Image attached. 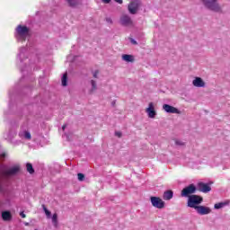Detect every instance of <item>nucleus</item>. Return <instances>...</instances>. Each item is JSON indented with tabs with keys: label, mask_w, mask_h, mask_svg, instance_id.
Returning a JSON list of instances; mask_svg holds the SVG:
<instances>
[{
	"label": "nucleus",
	"mask_w": 230,
	"mask_h": 230,
	"mask_svg": "<svg viewBox=\"0 0 230 230\" xmlns=\"http://www.w3.org/2000/svg\"><path fill=\"white\" fill-rule=\"evenodd\" d=\"M196 211L198 215H209V213H211V208L206 206H198L196 207Z\"/></svg>",
	"instance_id": "9b49d317"
},
{
	"label": "nucleus",
	"mask_w": 230,
	"mask_h": 230,
	"mask_svg": "<svg viewBox=\"0 0 230 230\" xmlns=\"http://www.w3.org/2000/svg\"><path fill=\"white\" fill-rule=\"evenodd\" d=\"M192 85L194 87H206V82L201 77H194L192 80Z\"/></svg>",
	"instance_id": "f8f14e48"
},
{
	"label": "nucleus",
	"mask_w": 230,
	"mask_h": 230,
	"mask_svg": "<svg viewBox=\"0 0 230 230\" xmlns=\"http://www.w3.org/2000/svg\"><path fill=\"white\" fill-rule=\"evenodd\" d=\"M195 191H197V187L190 184L181 190V197H190V195H192V193H195Z\"/></svg>",
	"instance_id": "1a4fd4ad"
},
{
	"label": "nucleus",
	"mask_w": 230,
	"mask_h": 230,
	"mask_svg": "<svg viewBox=\"0 0 230 230\" xmlns=\"http://www.w3.org/2000/svg\"><path fill=\"white\" fill-rule=\"evenodd\" d=\"M139 6H141V1L139 0H131L128 5V10L131 15H136L137 11L139 10Z\"/></svg>",
	"instance_id": "20e7f679"
},
{
	"label": "nucleus",
	"mask_w": 230,
	"mask_h": 230,
	"mask_svg": "<svg viewBox=\"0 0 230 230\" xmlns=\"http://www.w3.org/2000/svg\"><path fill=\"white\" fill-rule=\"evenodd\" d=\"M42 208H43V210L45 212L47 218H51V212L49 210H48V208H46L45 205H42Z\"/></svg>",
	"instance_id": "4be33fe9"
},
{
	"label": "nucleus",
	"mask_w": 230,
	"mask_h": 230,
	"mask_svg": "<svg viewBox=\"0 0 230 230\" xmlns=\"http://www.w3.org/2000/svg\"><path fill=\"white\" fill-rule=\"evenodd\" d=\"M163 110L168 114H181V111H179V109L169 104H164Z\"/></svg>",
	"instance_id": "9d476101"
},
{
	"label": "nucleus",
	"mask_w": 230,
	"mask_h": 230,
	"mask_svg": "<svg viewBox=\"0 0 230 230\" xmlns=\"http://www.w3.org/2000/svg\"><path fill=\"white\" fill-rule=\"evenodd\" d=\"M99 75H100V71L99 70H95V71L93 72V78H98Z\"/></svg>",
	"instance_id": "cd10ccee"
},
{
	"label": "nucleus",
	"mask_w": 230,
	"mask_h": 230,
	"mask_svg": "<svg viewBox=\"0 0 230 230\" xmlns=\"http://www.w3.org/2000/svg\"><path fill=\"white\" fill-rule=\"evenodd\" d=\"M115 3H118L119 4H123V0H114Z\"/></svg>",
	"instance_id": "473e14b6"
},
{
	"label": "nucleus",
	"mask_w": 230,
	"mask_h": 230,
	"mask_svg": "<svg viewBox=\"0 0 230 230\" xmlns=\"http://www.w3.org/2000/svg\"><path fill=\"white\" fill-rule=\"evenodd\" d=\"M2 218L5 222H8V221L12 220V214L10 213V211H4L2 213Z\"/></svg>",
	"instance_id": "a211bd4d"
},
{
	"label": "nucleus",
	"mask_w": 230,
	"mask_h": 230,
	"mask_svg": "<svg viewBox=\"0 0 230 230\" xmlns=\"http://www.w3.org/2000/svg\"><path fill=\"white\" fill-rule=\"evenodd\" d=\"M122 60H124V62H134L135 59H134V56L124 54L122 55Z\"/></svg>",
	"instance_id": "6ab92c4d"
},
{
	"label": "nucleus",
	"mask_w": 230,
	"mask_h": 230,
	"mask_svg": "<svg viewBox=\"0 0 230 230\" xmlns=\"http://www.w3.org/2000/svg\"><path fill=\"white\" fill-rule=\"evenodd\" d=\"M52 224L54 226V227H57V226H58V215L57 213L53 214L52 216Z\"/></svg>",
	"instance_id": "aec40b11"
},
{
	"label": "nucleus",
	"mask_w": 230,
	"mask_h": 230,
	"mask_svg": "<svg viewBox=\"0 0 230 230\" xmlns=\"http://www.w3.org/2000/svg\"><path fill=\"white\" fill-rule=\"evenodd\" d=\"M92 91H96L98 86L96 85V81L91 80Z\"/></svg>",
	"instance_id": "393cba45"
},
{
	"label": "nucleus",
	"mask_w": 230,
	"mask_h": 230,
	"mask_svg": "<svg viewBox=\"0 0 230 230\" xmlns=\"http://www.w3.org/2000/svg\"><path fill=\"white\" fill-rule=\"evenodd\" d=\"M19 170V165H14L10 169H7L6 165L0 164V175H3L4 177H10V175H15V173H17Z\"/></svg>",
	"instance_id": "f03ea898"
},
{
	"label": "nucleus",
	"mask_w": 230,
	"mask_h": 230,
	"mask_svg": "<svg viewBox=\"0 0 230 230\" xmlns=\"http://www.w3.org/2000/svg\"><path fill=\"white\" fill-rule=\"evenodd\" d=\"M26 168L29 173H34L35 170H33V165H31V164H27Z\"/></svg>",
	"instance_id": "5701e85b"
},
{
	"label": "nucleus",
	"mask_w": 230,
	"mask_h": 230,
	"mask_svg": "<svg viewBox=\"0 0 230 230\" xmlns=\"http://www.w3.org/2000/svg\"><path fill=\"white\" fill-rule=\"evenodd\" d=\"M229 203H230L229 200L216 203L214 205V209H222V208H226V206H229Z\"/></svg>",
	"instance_id": "f3484780"
},
{
	"label": "nucleus",
	"mask_w": 230,
	"mask_h": 230,
	"mask_svg": "<svg viewBox=\"0 0 230 230\" xmlns=\"http://www.w3.org/2000/svg\"><path fill=\"white\" fill-rule=\"evenodd\" d=\"M199 204H202V197L198 195L189 196V199H188L189 208H193L194 209H196V208H199Z\"/></svg>",
	"instance_id": "7ed1b4c3"
},
{
	"label": "nucleus",
	"mask_w": 230,
	"mask_h": 230,
	"mask_svg": "<svg viewBox=\"0 0 230 230\" xmlns=\"http://www.w3.org/2000/svg\"><path fill=\"white\" fill-rule=\"evenodd\" d=\"M30 36V29L26 26L18 25L16 28L15 37L17 40H26V38Z\"/></svg>",
	"instance_id": "f257e3e1"
},
{
	"label": "nucleus",
	"mask_w": 230,
	"mask_h": 230,
	"mask_svg": "<svg viewBox=\"0 0 230 230\" xmlns=\"http://www.w3.org/2000/svg\"><path fill=\"white\" fill-rule=\"evenodd\" d=\"M176 146H184L185 143L182 140L176 139L174 140Z\"/></svg>",
	"instance_id": "b1692460"
},
{
	"label": "nucleus",
	"mask_w": 230,
	"mask_h": 230,
	"mask_svg": "<svg viewBox=\"0 0 230 230\" xmlns=\"http://www.w3.org/2000/svg\"><path fill=\"white\" fill-rule=\"evenodd\" d=\"M115 136H117V137H121L122 134L120 131H116Z\"/></svg>",
	"instance_id": "7c9ffc66"
},
{
	"label": "nucleus",
	"mask_w": 230,
	"mask_h": 230,
	"mask_svg": "<svg viewBox=\"0 0 230 230\" xmlns=\"http://www.w3.org/2000/svg\"><path fill=\"white\" fill-rule=\"evenodd\" d=\"M66 3L72 8H76V6L82 4V0H66Z\"/></svg>",
	"instance_id": "2eb2a0df"
},
{
	"label": "nucleus",
	"mask_w": 230,
	"mask_h": 230,
	"mask_svg": "<svg viewBox=\"0 0 230 230\" xmlns=\"http://www.w3.org/2000/svg\"><path fill=\"white\" fill-rule=\"evenodd\" d=\"M1 157H2L3 159H4V157H6V153L2 154V155H1Z\"/></svg>",
	"instance_id": "c9c22d12"
},
{
	"label": "nucleus",
	"mask_w": 230,
	"mask_h": 230,
	"mask_svg": "<svg viewBox=\"0 0 230 230\" xmlns=\"http://www.w3.org/2000/svg\"><path fill=\"white\" fill-rule=\"evenodd\" d=\"M119 22L121 26H126L127 28H132L134 26V21L128 14H123L120 16Z\"/></svg>",
	"instance_id": "0eeeda50"
},
{
	"label": "nucleus",
	"mask_w": 230,
	"mask_h": 230,
	"mask_svg": "<svg viewBox=\"0 0 230 230\" xmlns=\"http://www.w3.org/2000/svg\"><path fill=\"white\" fill-rule=\"evenodd\" d=\"M24 51H26V49H25V48H22V49H20V54H19L20 58H21V57L22 56V53H24Z\"/></svg>",
	"instance_id": "c85d7f7f"
},
{
	"label": "nucleus",
	"mask_w": 230,
	"mask_h": 230,
	"mask_svg": "<svg viewBox=\"0 0 230 230\" xmlns=\"http://www.w3.org/2000/svg\"><path fill=\"white\" fill-rule=\"evenodd\" d=\"M17 133H15V131H11L8 137V139H13V137H15Z\"/></svg>",
	"instance_id": "bb28decb"
},
{
	"label": "nucleus",
	"mask_w": 230,
	"mask_h": 230,
	"mask_svg": "<svg viewBox=\"0 0 230 230\" xmlns=\"http://www.w3.org/2000/svg\"><path fill=\"white\" fill-rule=\"evenodd\" d=\"M19 137H21V139H31V134L30 133V131H26V130H22L19 132Z\"/></svg>",
	"instance_id": "4468645a"
},
{
	"label": "nucleus",
	"mask_w": 230,
	"mask_h": 230,
	"mask_svg": "<svg viewBox=\"0 0 230 230\" xmlns=\"http://www.w3.org/2000/svg\"><path fill=\"white\" fill-rule=\"evenodd\" d=\"M130 42H131V44H134V45L137 44V41H136V40H134V39H130Z\"/></svg>",
	"instance_id": "2f4dec72"
},
{
	"label": "nucleus",
	"mask_w": 230,
	"mask_h": 230,
	"mask_svg": "<svg viewBox=\"0 0 230 230\" xmlns=\"http://www.w3.org/2000/svg\"><path fill=\"white\" fill-rule=\"evenodd\" d=\"M151 204L153 208H156V209H164L165 203L163 199L155 196H152L150 198Z\"/></svg>",
	"instance_id": "423d86ee"
},
{
	"label": "nucleus",
	"mask_w": 230,
	"mask_h": 230,
	"mask_svg": "<svg viewBox=\"0 0 230 230\" xmlns=\"http://www.w3.org/2000/svg\"><path fill=\"white\" fill-rule=\"evenodd\" d=\"M61 82H62V85L64 87H66V85H67V73H65L62 76V79H61Z\"/></svg>",
	"instance_id": "412c9836"
},
{
	"label": "nucleus",
	"mask_w": 230,
	"mask_h": 230,
	"mask_svg": "<svg viewBox=\"0 0 230 230\" xmlns=\"http://www.w3.org/2000/svg\"><path fill=\"white\" fill-rule=\"evenodd\" d=\"M198 188H199V191H202L203 193H208V192L211 191V187L208 183L199 182L198 184Z\"/></svg>",
	"instance_id": "ddd939ff"
},
{
	"label": "nucleus",
	"mask_w": 230,
	"mask_h": 230,
	"mask_svg": "<svg viewBox=\"0 0 230 230\" xmlns=\"http://www.w3.org/2000/svg\"><path fill=\"white\" fill-rule=\"evenodd\" d=\"M66 127H67V126L66 125H63L62 129L66 130Z\"/></svg>",
	"instance_id": "e433bc0d"
},
{
	"label": "nucleus",
	"mask_w": 230,
	"mask_h": 230,
	"mask_svg": "<svg viewBox=\"0 0 230 230\" xmlns=\"http://www.w3.org/2000/svg\"><path fill=\"white\" fill-rule=\"evenodd\" d=\"M20 217H22V218H26V214H24V212H21Z\"/></svg>",
	"instance_id": "72a5a7b5"
},
{
	"label": "nucleus",
	"mask_w": 230,
	"mask_h": 230,
	"mask_svg": "<svg viewBox=\"0 0 230 230\" xmlns=\"http://www.w3.org/2000/svg\"><path fill=\"white\" fill-rule=\"evenodd\" d=\"M203 4L206 6V8H208V10H212L213 12H220V5H218V3H217V0H202Z\"/></svg>",
	"instance_id": "39448f33"
},
{
	"label": "nucleus",
	"mask_w": 230,
	"mask_h": 230,
	"mask_svg": "<svg viewBox=\"0 0 230 230\" xmlns=\"http://www.w3.org/2000/svg\"><path fill=\"white\" fill-rule=\"evenodd\" d=\"M77 179H78V181H80L82 182V181H84L85 179V175H84V173H78Z\"/></svg>",
	"instance_id": "a878e982"
},
{
	"label": "nucleus",
	"mask_w": 230,
	"mask_h": 230,
	"mask_svg": "<svg viewBox=\"0 0 230 230\" xmlns=\"http://www.w3.org/2000/svg\"><path fill=\"white\" fill-rule=\"evenodd\" d=\"M164 200H172L173 199V191L172 190H166L164 192L163 195Z\"/></svg>",
	"instance_id": "dca6fc26"
},
{
	"label": "nucleus",
	"mask_w": 230,
	"mask_h": 230,
	"mask_svg": "<svg viewBox=\"0 0 230 230\" xmlns=\"http://www.w3.org/2000/svg\"><path fill=\"white\" fill-rule=\"evenodd\" d=\"M106 22H108V24H112V18L111 17L106 18Z\"/></svg>",
	"instance_id": "c756f323"
},
{
	"label": "nucleus",
	"mask_w": 230,
	"mask_h": 230,
	"mask_svg": "<svg viewBox=\"0 0 230 230\" xmlns=\"http://www.w3.org/2000/svg\"><path fill=\"white\" fill-rule=\"evenodd\" d=\"M102 3H104L105 4H109V3H111V0H102Z\"/></svg>",
	"instance_id": "f704fd0d"
},
{
	"label": "nucleus",
	"mask_w": 230,
	"mask_h": 230,
	"mask_svg": "<svg viewBox=\"0 0 230 230\" xmlns=\"http://www.w3.org/2000/svg\"><path fill=\"white\" fill-rule=\"evenodd\" d=\"M146 112L151 119H154L157 116V111H155V105L154 102H149L148 107L146 109Z\"/></svg>",
	"instance_id": "6e6552de"
}]
</instances>
